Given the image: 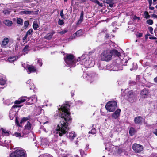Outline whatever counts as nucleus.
Masks as SVG:
<instances>
[{
	"label": "nucleus",
	"instance_id": "obj_1",
	"mask_svg": "<svg viewBox=\"0 0 157 157\" xmlns=\"http://www.w3.org/2000/svg\"><path fill=\"white\" fill-rule=\"evenodd\" d=\"M70 105L67 104H64L58 109L59 116L61 118L59 124L56 128L60 136H62L67 132L69 129L68 125L71 122L72 118L70 112Z\"/></svg>",
	"mask_w": 157,
	"mask_h": 157
},
{
	"label": "nucleus",
	"instance_id": "obj_2",
	"mask_svg": "<svg viewBox=\"0 0 157 157\" xmlns=\"http://www.w3.org/2000/svg\"><path fill=\"white\" fill-rule=\"evenodd\" d=\"M65 62L69 66L73 67L76 66V63L80 60V58L79 57L76 60L74 56L71 54H67L64 57Z\"/></svg>",
	"mask_w": 157,
	"mask_h": 157
},
{
	"label": "nucleus",
	"instance_id": "obj_3",
	"mask_svg": "<svg viewBox=\"0 0 157 157\" xmlns=\"http://www.w3.org/2000/svg\"><path fill=\"white\" fill-rule=\"evenodd\" d=\"M10 157H27L26 151L21 148H15L10 154Z\"/></svg>",
	"mask_w": 157,
	"mask_h": 157
},
{
	"label": "nucleus",
	"instance_id": "obj_4",
	"mask_svg": "<svg viewBox=\"0 0 157 157\" xmlns=\"http://www.w3.org/2000/svg\"><path fill=\"white\" fill-rule=\"evenodd\" d=\"M117 102L116 101H108L105 105L106 109L110 112H114L117 108Z\"/></svg>",
	"mask_w": 157,
	"mask_h": 157
},
{
	"label": "nucleus",
	"instance_id": "obj_5",
	"mask_svg": "<svg viewBox=\"0 0 157 157\" xmlns=\"http://www.w3.org/2000/svg\"><path fill=\"white\" fill-rule=\"evenodd\" d=\"M112 56L110 50H106L104 51L101 54V58L103 61H108L110 60Z\"/></svg>",
	"mask_w": 157,
	"mask_h": 157
},
{
	"label": "nucleus",
	"instance_id": "obj_6",
	"mask_svg": "<svg viewBox=\"0 0 157 157\" xmlns=\"http://www.w3.org/2000/svg\"><path fill=\"white\" fill-rule=\"evenodd\" d=\"M127 96L128 97V101L131 103L134 102L137 99V95L133 92L132 90L128 92Z\"/></svg>",
	"mask_w": 157,
	"mask_h": 157
},
{
	"label": "nucleus",
	"instance_id": "obj_7",
	"mask_svg": "<svg viewBox=\"0 0 157 157\" xmlns=\"http://www.w3.org/2000/svg\"><path fill=\"white\" fill-rule=\"evenodd\" d=\"M132 148L135 152L140 153L143 151V147L140 144H134L132 145Z\"/></svg>",
	"mask_w": 157,
	"mask_h": 157
},
{
	"label": "nucleus",
	"instance_id": "obj_8",
	"mask_svg": "<svg viewBox=\"0 0 157 157\" xmlns=\"http://www.w3.org/2000/svg\"><path fill=\"white\" fill-rule=\"evenodd\" d=\"M149 90L147 89H143L140 93V96L141 98L144 99L148 97L149 95Z\"/></svg>",
	"mask_w": 157,
	"mask_h": 157
},
{
	"label": "nucleus",
	"instance_id": "obj_9",
	"mask_svg": "<svg viewBox=\"0 0 157 157\" xmlns=\"http://www.w3.org/2000/svg\"><path fill=\"white\" fill-rule=\"evenodd\" d=\"M87 74L86 73H84L83 76L84 77L87 78V80H89L90 82H92L93 81L95 80L96 75L95 74L93 73L91 74L90 75H88L87 76H86Z\"/></svg>",
	"mask_w": 157,
	"mask_h": 157
},
{
	"label": "nucleus",
	"instance_id": "obj_10",
	"mask_svg": "<svg viewBox=\"0 0 157 157\" xmlns=\"http://www.w3.org/2000/svg\"><path fill=\"white\" fill-rule=\"evenodd\" d=\"M37 101V99L33 97H30L29 98H27L26 104L28 105H30L34 104Z\"/></svg>",
	"mask_w": 157,
	"mask_h": 157
},
{
	"label": "nucleus",
	"instance_id": "obj_11",
	"mask_svg": "<svg viewBox=\"0 0 157 157\" xmlns=\"http://www.w3.org/2000/svg\"><path fill=\"white\" fill-rule=\"evenodd\" d=\"M143 118L141 116H137L134 119L135 123L136 124L141 125L142 124Z\"/></svg>",
	"mask_w": 157,
	"mask_h": 157
},
{
	"label": "nucleus",
	"instance_id": "obj_12",
	"mask_svg": "<svg viewBox=\"0 0 157 157\" xmlns=\"http://www.w3.org/2000/svg\"><path fill=\"white\" fill-rule=\"evenodd\" d=\"M89 60L87 61V59L84 58L82 60V63L81 64H84L86 65H89L90 66L91 65V63H92L91 65H93L94 64V61H91V62H90L89 63L90 61L91 60L90 58H89Z\"/></svg>",
	"mask_w": 157,
	"mask_h": 157
},
{
	"label": "nucleus",
	"instance_id": "obj_13",
	"mask_svg": "<svg viewBox=\"0 0 157 157\" xmlns=\"http://www.w3.org/2000/svg\"><path fill=\"white\" fill-rule=\"evenodd\" d=\"M121 110L119 109H117L112 115V117L114 119H116L119 117Z\"/></svg>",
	"mask_w": 157,
	"mask_h": 157
},
{
	"label": "nucleus",
	"instance_id": "obj_14",
	"mask_svg": "<svg viewBox=\"0 0 157 157\" xmlns=\"http://www.w3.org/2000/svg\"><path fill=\"white\" fill-rule=\"evenodd\" d=\"M27 68L28 70L27 71L28 74L36 72V69L33 66L29 65L27 66Z\"/></svg>",
	"mask_w": 157,
	"mask_h": 157
},
{
	"label": "nucleus",
	"instance_id": "obj_15",
	"mask_svg": "<svg viewBox=\"0 0 157 157\" xmlns=\"http://www.w3.org/2000/svg\"><path fill=\"white\" fill-rule=\"evenodd\" d=\"M9 41V39L7 38H5L2 42L1 46L3 48H6Z\"/></svg>",
	"mask_w": 157,
	"mask_h": 157
},
{
	"label": "nucleus",
	"instance_id": "obj_16",
	"mask_svg": "<svg viewBox=\"0 0 157 157\" xmlns=\"http://www.w3.org/2000/svg\"><path fill=\"white\" fill-rule=\"evenodd\" d=\"M31 132V130H29L27 129L26 128H25L22 131V134L23 135L22 136L23 137H26V135H27L30 132Z\"/></svg>",
	"mask_w": 157,
	"mask_h": 157
},
{
	"label": "nucleus",
	"instance_id": "obj_17",
	"mask_svg": "<svg viewBox=\"0 0 157 157\" xmlns=\"http://www.w3.org/2000/svg\"><path fill=\"white\" fill-rule=\"evenodd\" d=\"M18 58V57L17 56L13 57H10L8 58V60L9 62L10 63H13L15 61L17 60Z\"/></svg>",
	"mask_w": 157,
	"mask_h": 157
},
{
	"label": "nucleus",
	"instance_id": "obj_18",
	"mask_svg": "<svg viewBox=\"0 0 157 157\" xmlns=\"http://www.w3.org/2000/svg\"><path fill=\"white\" fill-rule=\"evenodd\" d=\"M82 35V31L81 30H79L77 31L73 35V36L75 37V36H81Z\"/></svg>",
	"mask_w": 157,
	"mask_h": 157
},
{
	"label": "nucleus",
	"instance_id": "obj_19",
	"mask_svg": "<svg viewBox=\"0 0 157 157\" xmlns=\"http://www.w3.org/2000/svg\"><path fill=\"white\" fill-rule=\"evenodd\" d=\"M54 32H52L51 33H48L44 37V38L50 40L52 38L53 35L54 34Z\"/></svg>",
	"mask_w": 157,
	"mask_h": 157
},
{
	"label": "nucleus",
	"instance_id": "obj_20",
	"mask_svg": "<svg viewBox=\"0 0 157 157\" xmlns=\"http://www.w3.org/2000/svg\"><path fill=\"white\" fill-rule=\"evenodd\" d=\"M129 132L130 135L132 136L134 135L136 132V131L134 128L131 127L130 128Z\"/></svg>",
	"mask_w": 157,
	"mask_h": 157
},
{
	"label": "nucleus",
	"instance_id": "obj_21",
	"mask_svg": "<svg viewBox=\"0 0 157 157\" xmlns=\"http://www.w3.org/2000/svg\"><path fill=\"white\" fill-rule=\"evenodd\" d=\"M110 51L112 55H114V56H120V52L116 50H113L111 51L110 50Z\"/></svg>",
	"mask_w": 157,
	"mask_h": 157
},
{
	"label": "nucleus",
	"instance_id": "obj_22",
	"mask_svg": "<svg viewBox=\"0 0 157 157\" xmlns=\"http://www.w3.org/2000/svg\"><path fill=\"white\" fill-rule=\"evenodd\" d=\"M76 136V135L75 133V132H70L69 135L68 136L69 139L73 140Z\"/></svg>",
	"mask_w": 157,
	"mask_h": 157
},
{
	"label": "nucleus",
	"instance_id": "obj_23",
	"mask_svg": "<svg viewBox=\"0 0 157 157\" xmlns=\"http://www.w3.org/2000/svg\"><path fill=\"white\" fill-rule=\"evenodd\" d=\"M4 23L8 26H10L12 25V22L11 21L9 20H5L4 22Z\"/></svg>",
	"mask_w": 157,
	"mask_h": 157
},
{
	"label": "nucleus",
	"instance_id": "obj_24",
	"mask_svg": "<svg viewBox=\"0 0 157 157\" xmlns=\"http://www.w3.org/2000/svg\"><path fill=\"white\" fill-rule=\"evenodd\" d=\"M32 126V124L29 121H28L26 125L25 126V128H26L27 129L31 130V127Z\"/></svg>",
	"mask_w": 157,
	"mask_h": 157
},
{
	"label": "nucleus",
	"instance_id": "obj_25",
	"mask_svg": "<svg viewBox=\"0 0 157 157\" xmlns=\"http://www.w3.org/2000/svg\"><path fill=\"white\" fill-rule=\"evenodd\" d=\"M30 119V115H29L27 117H23L22 119H21V123H22L23 122H24L27 121V120H29Z\"/></svg>",
	"mask_w": 157,
	"mask_h": 157
},
{
	"label": "nucleus",
	"instance_id": "obj_26",
	"mask_svg": "<svg viewBox=\"0 0 157 157\" xmlns=\"http://www.w3.org/2000/svg\"><path fill=\"white\" fill-rule=\"evenodd\" d=\"M27 97L25 96H22L19 98V99H20L21 103H23L26 101H27Z\"/></svg>",
	"mask_w": 157,
	"mask_h": 157
},
{
	"label": "nucleus",
	"instance_id": "obj_27",
	"mask_svg": "<svg viewBox=\"0 0 157 157\" xmlns=\"http://www.w3.org/2000/svg\"><path fill=\"white\" fill-rule=\"evenodd\" d=\"M17 22L18 24L22 25L23 22V20L21 18H17Z\"/></svg>",
	"mask_w": 157,
	"mask_h": 157
},
{
	"label": "nucleus",
	"instance_id": "obj_28",
	"mask_svg": "<svg viewBox=\"0 0 157 157\" xmlns=\"http://www.w3.org/2000/svg\"><path fill=\"white\" fill-rule=\"evenodd\" d=\"M33 26L34 30H36L38 27V25L36 21H34L33 22Z\"/></svg>",
	"mask_w": 157,
	"mask_h": 157
},
{
	"label": "nucleus",
	"instance_id": "obj_29",
	"mask_svg": "<svg viewBox=\"0 0 157 157\" xmlns=\"http://www.w3.org/2000/svg\"><path fill=\"white\" fill-rule=\"evenodd\" d=\"M6 82V80L2 78L0 79V84L2 85H4Z\"/></svg>",
	"mask_w": 157,
	"mask_h": 157
},
{
	"label": "nucleus",
	"instance_id": "obj_30",
	"mask_svg": "<svg viewBox=\"0 0 157 157\" xmlns=\"http://www.w3.org/2000/svg\"><path fill=\"white\" fill-rule=\"evenodd\" d=\"M1 130H2L3 134H6L8 136L9 135V132L7 131L6 129L2 128H1Z\"/></svg>",
	"mask_w": 157,
	"mask_h": 157
},
{
	"label": "nucleus",
	"instance_id": "obj_31",
	"mask_svg": "<svg viewBox=\"0 0 157 157\" xmlns=\"http://www.w3.org/2000/svg\"><path fill=\"white\" fill-rule=\"evenodd\" d=\"M13 112L11 113V112H10V113H9V117L11 120H13V119L15 117V114H13Z\"/></svg>",
	"mask_w": 157,
	"mask_h": 157
},
{
	"label": "nucleus",
	"instance_id": "obj_32",
	"mask_svg": "<svg viewBox=\"0 0 157 157\" xmlns=\"http://www.w3.org/2000/svg\"><path fill=\"white\" fill-rule=\"evenodd\" d=\"M96 133V130L95 128H92L91 130L89 132V133H91L92 134H94Z\"/></svg>",
	"mask_w": 157,
	"mask_h": 157
},
{
	"label": "nucleus",
	"instance_id": "obj_33",
	"mask_svg": "<svg viewBox=\"0 0 157 157\" xmlns=\"http://www.w3.org/2000/svg\"><path fill=\"white\" fill-rule=\"evenodd\" d=\"M28 48L29 46L27 45H26L23 49V52L25 53H27V52L28 51Z\"/></svg>",
	"mask_w": 157,
	"mask_h": 157
},
{
	"label": "nucleus",
	"instance_id": "obj_34",
	"mask_svg": "<svg viewBox=\"0 0 157 157\" xmlns=\"http://www.w3.org/2000/svg\"><path fill=\"white\" fill-rule=\"evenodd\" d=\"M33 12L30 11H22V13L23 14H31Z\"/></svg>",
	"mask_w": 157,
	"mask_h": 157
},
{
	"label": "nucleus",
	"instance_id": "obj_35",
	"mask_svg": "<svg viewBox=\"0 0 157 157\" xmlns=\"http://www.w3.org/2000/svg\"><path fill=\"white\" fill-rule=\"evenodd\" d=\"M58 24L59 25H62L64 24L63 21V20L59 19L58 21Z\"/></svg>",
	"mask_w": 157,
	"mask_h": 157
},
{
	"label": "nucleus",
	"instance_id": "obj_36",
	"mask_svg": "<svg viewBox=\"0 0 157 157\" xmlns=\"http://www.w3.org/2000/svg\"><path fill=\"white\" fill-rule=\"evenodd\" d=\"M60 15L62 18L65 19L66 18L64 17V14L63 13V10L62 9L60 11Z\"/></svg>",
	"mask_w": 157,
	"mask_h": 157
},
{
	"label": "nucleus",
	"instance_id": "obj_37",
	"mask_svg": "<svg viewBox=\"0 0 157 157\" xmlns=\"http://www.w3.org/2000/svg\"><path fill=\"white\" fill-rule=\"evenodd\" d=\"M113 70L114 71H118L120 69L118 67V65H115L114 66V67L113 68Z\"/></svg>",
	"mask_w": 157,
	"mask_h": 157
},
{
	"label": "nucleus",
	"instance_id": "obj_38",
	"mask_svg": "<svg viewBox=\"0 0 157 157\" xmlns=\"http://www.w3.org/2000/svg\"><path fill=\"white\" fill-rule=\"evenodd\" d=\"M144 13L145 16V18L146 19H148L150 17V16L147 12L146 11L144 12Z\"/></svg>",
	"mask_w": 157,
	"mask_h": 157
},
{
	"label": "nucleus",
	"instance_id": "obj_39",
	"mask_svg": "<svg viewBox=\"0 0 157 157\" xmlns=\"http://www.w3.org/2000/svg\"><path fill=\"white\" fill-rule=\"evenodd\" d=\"M33 32V30L32 29H31L28 30L26 32V34L28 36V35H30L31 33Z\"/></svg>",
	"mask_w": 157,
	"mask_h": 157
},
{
	"label": "nucleus",
	"instance_id": "obj_40",
	"mask_svg": "<svg viewBox=\"0 0 157 157\" xmlns=\"http://www.w3.org/2000/svg\"><path fill=\"white\" fill-rule=\"evenodd\" d=\"M67 32V30L64 29L60 32H59L58 33L61 35L63 34L66 33Z\"/></svg>",
	"mask_w": 157,
	"mask_h": 157
},
{
	"label": "nucleus",
	"instance_id": "obj_41",
	"mask_svg": "<svg viewBox=\"0 0 157 157\" xmlns=\"http://www.w3.org/2000/svg\"><path fill=\"white\" fill-rule=\"evenodd\" d=\"M118 84L119 85H122L123 82V80L122 79H120L117 81Z\"/></svg>",
	"mask_w": 157,
	"mask_h": 157
},
{
	"label": "nucleus",
	"instance_id": "obj_42",
	"mask_svg": "<svg viewBox=\"0 0 157 157\" xmlns=\"http://www.w3.org/2000/svg\"><path fill=\"white\" fill-rule=\"evenodd\" d=\"M39 157H53L51 155H45L43 154L40 155Z\"/></svg>",
	"mask_w": 157,
	"mask_h": 157
},
{
	"label": "nucleus",
	"instance_id": "obj_43",
	"mask_svg": "<svg viewBox=\"0 0 157 157\" xmlns=\"http://www.w3.org/2000/svg\"><path fill=\"white\" fill-rule=\"evenodd\" d=\"M10 12L7 10H5L3 11V13L6 15H9L10 14Z\"/></svg>",
	"mask_w": 157,
	"mask_h": 157
},
{
	"label": "nucleus",
	"instance_id": "obj_44",
	"mask_svg": "<svg viewBox=\"0 0 157 157\" xmlns=\"http://www.w3.org/2000/svg\"><path fill=\"white\" fill-rule=\"evenodd\" d=\"M29 25V24L28 21H25L24 23V26L25 28H26Z\"/></svg>",
	"mask_w": 157,
	"mask_h": 157
},
{
	"label": "nucleus",
	"instance_id": "obj_45",
	"mask_svg": "<svg viewBox=\"0 0 157 157\" xmlns=\"http://www.w3.org/2000/svg\"><path fill=\"white\" fill-rule=\"evenodd\" d=\"M147 23L150 25H151L153 24V21L152 20L149 19L147 21Z\"/></svg>",
	"mask_w": 157,
	"mask_h": 157
},
{
	"label": "nucleus",
	"instance_id": "obj_46",
	"mask_svg": "<svg viewBox=\"0 0 157 157\" xmlns=\"http://www.w3.org/2000/svg\"><path fill=\"white\" fill-rule=\"evenodd\" d=\"M83 11L81 12L80 14V19L79 20L83 21Z\"/></svg>",
	"mask_w": 157,
	"mask_h": 157
},
{
	"label": "nucleus",
	"instance_id": "obj_47",
	"mask_svg": "<svg viewBox=\"0 0 157 157\" xmlns=\"http://www.w3.org/2000/svg\"><path fill=\"white\" fill-rule=\"evenodd\" d=\"M38 63L39 64L40 66H41L42 65V60L41 59H38Z\"/></svg>",
	"mask_w": 157,
	"mask_h": 157
},
{
	"label": "nucleus",
	"instance_id": "obj_48",
	"mask_svg": "<svg viewBox=\"0 0 157 157\" xmlns=\"http://www.w3.org/2000/svg\"><path fill=\"white\" fill-rule=\"evenodd\" d=\"M14 135L17 137H21V134L20 133L15 132L14 133Z\"/></svg>",
	"mask_w": 157,
	"mask_h": 157
},
{
	"label": "nucleus",
	"instance_id": "obj_49",
	"mask_svg": "<svg viewBox=\"0 0 157 157\" xmlns=\"http://www.w3.org/2000/svg\"><path fill=\"white\" fill-rule=\"evenodd\" d=\"M15 121L16 124L18 126H20V124L19 123V121L17 117H16L15 119Z\"/></svg>",
	"mask_w": 157,
	"mask_h": 157
},
{
	"label": "nucleus",
	"instance_id": "obj_50",
	"mask_svg": "<svg viewBox=\"0 0 157 157\" xmlns=\"http://www.w3.org/2000/svg\"><path fill=\"white\" fill-rule=\"evenodd\" d=\"M136 84V82L134 81H130L129 82V84L130 86L134 85Z\"/></svg>",
	"mask_w": 157,
	"mask_h": 157
},
{
	"label": "nucleus",
	"instance_id": "obj_51",
	"mask_svg": "<svg viewBox=\"0 0 157 157\" xmlns=\"http://www.w3.org/2000/svg\"><path fill=\"white\" fill-rule=\"evenodd\" d=\"M21 103L20 99H19L18 100H16L14 102V103L16 104H19Z\"/></svg>",
	"mask_w": 157,
	"mask_h": 157
},
{
	"label": "nucleus",
	"instance_id": "obj_52",
	"mask_svg": "<svg viewBox=\"0 0 157 157\" xmlns=\"http://www.w3.org/2000/svg\"><path fill=\"white\" fill-rule=\"evenodd\" d=\"M22 106V105H14L12 106V108L13 109V108H17V107H21Z\"/></svg>",
	"mask_w": 157,
	"mask_h": 157
},
{
	"label": "nucleus",
	"instance_id": "obj_53",
	"mask_svg": "<svg viewBox=\"0 0 157 157\" xmlns=\"http://www.w3.org/2000/svg\"><path fill=\"white\" fill-rule=\"evenodd\" d=\"M148 29L150 33L151 34H152V32L153 30V29L152 28V27H150L148 28Z\"/></svg>",
	"mask_w": 157,
	"mask_h": 157
},
{
	"label": "nucleus",
	"instance_id": "obj_54",
	"mask_svg": "<svg viewBox=\"0 0 157 157\" xmlns=\"http://www.w3.org/2000/svg\"><path fill=\"white\" fill-rule=\"evenodd\" d=\"M142 35L143 34L140 33H137V36L139 37H141L142 36Z\"/></svg>",
	"mask_w": 157,
	"mask_h": 157
},
{
	"label": "nucleus",
	"instance_id": "obj_55",
	"mask_svg": "<svg viewBox=\"0 0 157 157\" xmlns=\"http://www.w3.org/2000/svg\"><path fill=\"white\" fill-rule=\"evenodd\" d=\"M114 0H106V3H112Z\"/></svg>",
	"mask_w": 157,
	"mask_h": 157
},
{
	"label": "nucleus",
	"instance_id": "obj_56",
	"mask_svg": "<svg viewBox=\"0 0 157 157\" xmlns=\"http://www.w3.org/2000/svg\"><path fill=\"white\" fill-rule=\"evenodd\" d=\"M91 1H92L93 2H95L97 4H99V2L98 0H90Z\"/></svg>",
	"mask_w": 157,
	"mask_h": 157
},
{
	"label": "nucleus",
	"instance_id": "obj_57",
	"mask_svg": "<svg viewBox=\"0 0 157 157\" xmlns=\"http://www.w3.org/2000/svg\"><path fill=\"white\" fill-rule=\"evenodd\" d=\"M150 157H157V154L155 153H152Z\"/></svg>",
	"mask_w": 157,
	"mask_h": 157
},
{
	"label": "nucleus",
	"instance_id": "obj_58",
	"mask_svg": "<svg viewBox=\"0 0 157 157\" xmlns=\"http://www.w3.org/2000/svg\"><path fill=\"white\" fill-rule=\"evenodd\" d=\"M153 133L157 136V129H156L153 132Z\"/></svg>",
	"mask_w": 157,
	"mask_h": 157
},
{
	"label": "nucleus",
	"instance_id": "obj_59",
	"mask_svg": "<svg viewBox=\"0 0 157 157\" xmlns=\"http://www.w3.org/2000/svg\"><path fill=\"white\" fill-rule=\"evenodd\" d=\"M82 21L81 20H79L78 21V22H77V25H78L79 24H80L81 23Z\"/></svg>",
	"mask_w": 157,
	"mask_h": 157
},
{
	"label": "nucleus",
	"instance_id": "obj_60",
	"mask_svg": "<svg viewBox=\"0 0 157 157\" xmlns=\"http://www.w3.org/2000/svg\"><path fill=\"white\" fill-rule=\"evenodd\" d=\"M75 91V90H72L71 92V96L72 97H73L74 95V93Z\"/></svg>",
	"mask_w": 157,
	"mask_h": 157
},
{
	"label": "nucleus",
	"instance_id": "obj_61",
	"mask_svg": "<svg viewBox=\"0 0 157 157\" xmlns=\"http://www.w3.org/2000/svg\"><path fill=\"white\" fill-rule=\"evenodd\" d=\"M134 19H138V20H140V18L139 17H137L136 16H135L134 17Z\"/></svg>",
	"mask_w": 157,
	"mask_h": 157
},
{
	"label": "nucleus",
	"instance_id": "obj_62",
	"mask_svg": "<svg viewBox=\"0 0 157 157\" xmlns=\"http://www.w3.org/2000/svg\"><path fill=\"white\" fill-rule=\"evenodd\" d=\"M108 4H109V6L110 7H113V3H109Z\"/></svg>",
	"mask_w": 157,
	"mask_h": 157
},
{
	"label": "nucleus",
	"instance_id": "obj_63",
	"mask_svg": "<svg viewBox=\"0 0 157 157\" xmlns=\"http://www.w3.org/2000/svg\"><path fill=\"white\" fill-rule=\"evenodd\" d=\"M148 2L149 4V6H151L152 4V0H148Z\"/></svg>",
	"mask_w": 157,
	"mask_h": 157
},
{
	"label": "nucleus",
	"instance_id": "obj_64",
	"mask_svg": "<svg viewBox=\"0 0 157 157\" xmlns=\"http://www.w3.org/2000/svg\"><path fill=\"white\" fill-rule=\"evenodd\" d=\"M28 36L27 35V34H26L25 35L23 38V40H25L27 38Z\"/></svg>",
	"mask_w": 157,
	"mask_h": 157
}]
</instances>
